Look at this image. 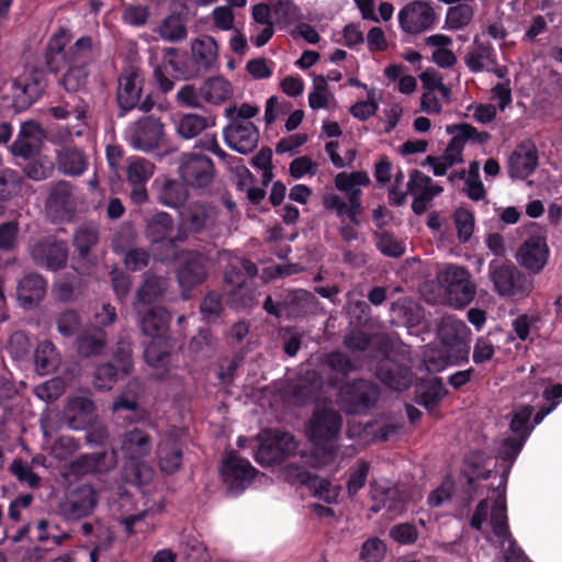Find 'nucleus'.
I'll return each instance as SVG.
<instances>
[{"label":"nucleus","mask_w":562,"mask_h":562,"mask_svg":"<svg viewBox=\"0 0 562 562\" xmlns=\"http://www.w3.org/2000/svg\"><path fill=\"white\" fill-rule=\"evenodd\" d=\"M437 333L440 341L446 347V351L438 359L429 358L426 361L428 371H440L449 364L468 361L470 331L464 322L452 316L442 317L437 325Z\"/></svg>","instance_id":"nucleus-1"},{"label":"nucleus","mask_w":562,"mask_h":562,"mask_svg":"<svg viewBox=\"0 0 562 562\" xmlns=\"http://www.w3.org/2000/svg\"><path fill=\"white\" fill-rule=\"evenodd\" d=\"M380 387L371 380L353 379L338 386L336 403L347 415H361L374 408Z\"/></svg>","instance_id":"nucleus-2"},{"label":"nucleus","mask_w":562,"mask_h":562,"mask_svg":"<svg viewBox=\"0 0 562 562\" xmlns=\"http://www.w3.org/2000/svg\"><path fill=\"white\" fill-rule=\"evenodd\" d=\"M341 428L340 412L334 407L323 406L313 412L307 424L306 435L315 447L333 453Z\"/></svg>","instance_id":"nucleus-3"},{"label":"nucleus","mask_w":562,"mask_h":562,"mask_svg":"<svg viewBox=\"0 0 562 562\" xmlns=\"http://www.w3.org/2000/svg\"><path fill=\"white\" fill-rule=\"evenodd\" d=\"M438 282L445 290L446 302L456 308H464L476 294L471 273L461 266H448L438 274Z\"/></svg>","instance_id":"nucleus-4"},{"label":"nucleus","mask_w":562,"mask_h":562,"mask_svg":"<svg viewBox=\"0 0 562 562\" xmlns=\"http://www.w3.org/2000/svg\"><path fill=\"white\" fill-rule=\"evenodd\" d=\"M29 254L35 266L54 272L65 269L69 260L67 243L52 235L35 240Z\"/></svg>","instance_id":"nucleus-5"},{"label":"nucleus","mask_w":562,"mask_h":562,"mask_svg":"<svg viewBox=\"0 0 562 562\" xmlns=\"http://www.w3.org/2000/svg\"><path fill=\"white\" fill-rule=\"evenodd\" d=\"M100 241L99 228L93 224L79 226L72 236V246L76 255L72 257L71 268L80 276H87L97 263L93 249Z\"/></svg>","instance_id":"nucleus-6"},{"label":"nucleus","mask_w":562,"mask_h":562,"mask_svg":"<svg viewBox=\"0 0 562 562\" xmlns=\"http://www.w3.org/2000/svg\"><path fill=\"white\" fill-rule=\"evenodd\" d=\"M181 180L193 189L209 188L215 177V167L211 158L196 153H186L179 160Z\"/></svg>","instance_id":"nucleus-7"},{"label":"nucleus","mask_w":562,"mask_h":562,"mask_svg":"<svg viewBox=\"0 0 562 562\" xmlns=\"http://www.w3.org/2000/svg\"><path fill=\"white\" fill-rule=\"evenodd\" d=\"M45 212L54 223L72 218L76 212V200L71 183L61 180L49 186L45 200Z\"/></svg>","instance_id":"nucleus-8"},{"label":"nucleus","mask_w":562,"mask_h":562,"mask_svg":"<svg viewBox=\"0 0 562 562\" xmlns=\"http://www.w3.org/2000/svg\"><path fill=\"white\" fill-rule=\"evenodd\" d=\"M296 449V441L290 432L271 430L266 434L256 452V460L262 465L283 461Z\"/></svg>","instance_id":"nucleus-9"},{"label":"nucleus","mask_w":562,"mask_h":562,"mask_svg":"<svg viewBox=\"0 0 562 562\" xmlns=\"http://www.w3.org/2000/svg\"><path fill=\"white\" fill-rule=\"evenodd\" d=\"M97 504V491L90 484H82L59 503L58 513L67 520H79L89 516Z\"/></svg>","instance_id":"nucleus-10"},{"label":"nucleus","mask_w":562,"mask_h":562,"mask_svg":"<svg viewBox=\"0 0 562 562\" xmlns=\"http://www.w3.org/2000/svg\"><path fill=\"white\" fill-rule=\"evenodd\" d=\"M136 233L131 228L121 229L113 239L114 251L124 252L123 263L128 271L136 272L147 268L151 254L147 248L135 246Z\"/></svg>","instance_id":"nucleus-11"},{"label":"nucleus","mask_w":562,"mask_h":562,"mask_svg":"<svg viewBox=\"0 0 562 562\" xmlns=\"http://www.w3.org/2000/svg\"><path fill=\"white\" fill-rule=\"evenodd\" d=\"M491 279L495 291L502 296L526 294L531 288V281L514 265H499L491 270Z\"/></svg>","instance_id":"nucleus-12"},{"label":"nucleus","mask_w":562,"mask_h":562,"mask_svg":"<svg viewBox=\"0 0 562 562\" xmlns=\"http://www.w3.org/2000/svg\"><path fill=\"white\" fill-rule=\"evenodd\" d=\"M75 350L80 359H97L106 355L109 336L100 326H87L76 336Z\"/></svg>","instance_id":"nucleus-13"},{"label":"nucleus","mask_w":562,"mask_h":562,"mask_svg":"<svg viewBox=\"0 0 562 562\" xmlns=\"http://www.w3.org/2000/svg\"><path fill=\"white\" fill-rule=\"evenodd\" d=\"M170 288V278L167 274H158L146 271L135 290L134 308L138 306L154 305L162 301Z\"/></svg>","instance_id":"nucleus-14"},{"label":"nucleus","mask_w":562,"mask_h":562,"mask_svg":"<svg viewBox=\"0 0 562 562\" xmlns=\"http://www.w3.org/2000/svg\"><path fill=\"white\" fill-rule=\"evenodd\" d=\"M206 278L207 269L204 256L196 251L186 252L177 272L178 283L182 289V296L188 299L189 296L184 292L201 285Z\"/></svg>","instance_id":"nucleus-15"},{"label":"nucleus","mask_w":562,"mask_h":562,"mask_svg":"<svg viewBox=\"0 0 562 562\" xmlns=\"http://www.w3.org/2000/svg\"><path fill=\"white\" fill-rule=\"evenodd\" d=\"M401 27L408 34H418L429 29L435 22L432 8L423 1L406 4L398 14Z\"/></svg>","instance_id":"nucleus-16"},{"label":"nucleus","mask_w":562,"mask_h":562,"mask_svg":"<svg viewBox=\"0 0 562 562\" xmlns=\"http://www.w3.org/2000/svg\"><path fill=\"white\" fill-rule=\"evenodd\" d=\"M256 470L247 460L231 453L223 462L222 475L227 490L232 493L244 491L252 481Z\"/></svg>","instance_id":"nucleus-17"},{"label":"nucleus","mask_w":562,"mask_h":562,"mask_svg":"<svg viewBox=\"0 0 562 562\" xmlns=\"http://www.w3.org/2000/svg\"><path fill=\"white\" fill-rule=\"evenodd\" d=\"M135 310L137 323L143 335L160 338L167 333L171 315L166 307L156 304L138 306Z\"/></svg>","instance_id":"nucleus-18"},{"label":"nucleus","mask_w":562,"mask_h":562,"mask_svg":"<svg viewBox=\"0 0 562 562\" xmlns=\"http://www.w3.org/2000/svg\"><path fill=\"white\" fill-rule=\"evenodd\" d=\"M226 143L240 154L251 153L258 145L259 132L251 122L232 120L224 130Z\"/></svg>","instance_id":"nucleus-19"},{"label":"nucleus","mask_w":562,"mask_h":562,"mask_svg":"<svg viewBox=\"0 0 562 562\" xmlns=\"http://www.w3.org/2000/svg\"><path fill=\"white\" fill-rule=\"evenodd\" d=\"M370 178L364 171H353L351 173L340 172L335 178V186L338 190L344 191L348 195V201L351 204V223L359 225L358 215L362 213V205L360 201L361 190L360 186H368Z\"/></svg>","instance_id":"nucleus-20"},{"label":"nucleus","mask_w":562,"mask_h":562,"mask_svg":"<svg viewBox=\"0 0 562 562\" xmlns=\"http://www.w3.org/2000/svg\"><path fill=\"white\" fill-rule=\"evenodd\" d=\"M189 8L182 2L180 9L171 11L157 25L155 32L168 43H181L188 38Z\"/></svg>","instance_id":"nucleus-21"},{"label":"nucleus","mask_w":562,"mask_h":562,"mask_svg":"<svg viewBox=\"0 0 562 562\" xmlns=\"http://www.w3.org/2000/svg\"><path fill=\"white\" fill-rule=\"evenodd\" d=\"M44 132L35 121H29L21 125L18 138L11 145L14 156L25 159L37 155L43 146Z\"/></svg>","instance_id":"nucleus-22"},{"label":"nucleus","mask_w":562,"mask_h":562,"mask_svg":"<svg viewBox=\"0 0 562 562\" xmlns=\"http://www.w3.org/2000/svg\"><path fill=\"white\" fill-rule=\"evenodd\" d=\"M162 124L151 117H145L137 121L134 132L131 136L132 145L144 151H150L159 147L162 139Z\"/></svg>","instance_id":"nucleus-23"},{"label":"nucleus","mask_w":562,"mask_h":562,"mask_svg":"<svg viewBox=\"0 0 562 562\" xmlns=\"http://www.w3.org/2000/svg\"><path fill=\"white\" fill-rule=\"evenodd\" d=\"M375 375L382 383L395 391H404L412 383L409 368L390 358L379 361Z\"/></svg>","instance_id":"nucleus-24"},{"label":"nucleus","mask_w":562,"mask_h":562,"mask_svg":"<svg viewBox=\"0 0 562 562\" xmlns=\"http://www.w3.org/2000/svg\"><path fill=\"white\" fill-rule=\"evenodd\" d=\"M95 417V404L87 396H74L65 406L66 424L72 429H86Z\"/></svg>","instance_id":"nucleus-25"},{"label":"nucleus","mask_w":562,"mask_h":562,"mask_svg":"<svg viewBox=\"0 0 562 562\" xmlns=\"http://www.w3.org/2000/svg\"><path fill=\"white\" fill-rule=\"evenodd\" d=\"M286 317H304L318 308L317 297L303 289L288 291L281 300Z\"/></svg>","instance_id":"nucleus-26"},{"label":"nucleus","mask_w":562,"mask_h":562,"mask_svg":"<svg viewBox=\"0 0 562 562\" xmlns=\"http://www.w3.org/2000/svg\"><path fill=\"white\" fill-rule=\"evenodd\" d=\"M138 72L134 68L124 70L119 77L116 101L121 115L134 109L140 99L142 88L137 85Z\"/></svg>","instance_id":"nucleus-27"},{"label":"nucleus","mask_w":562,"mask_h":562,"mask_svg":"<svg viewBox=\"0 0 562 562\" xmlns=\"http://www.w3.org/2000/svg\"><path fill=\"white\" fill-rule=\"evenodd\" d=\"M509 175L513 178L528 177L538 165L536 146L527 140L522 142L509 156Z\"/></svg>","instance_id":"nucleus-28"},{"label":"nucleus","mask_w":562,"mask_h":562,"mask_svg":"<svg viewBox=\"0 0 562 562\" xmlns=\"http://www.w3.org/2000/svg\"><path fill=\"white\" fill-rule=\"evenodd\" d=\"M548 247L543 238L530 237L519 248L518 262L529 271L537 273L546 265Z\"/></svg>","instance_id":"nucleus-29"},{"label":"nucleus","mask_w":562,"mask_h":562,"mask_svg":"<svg viewBox=\"0 0 562 562\" xmlns=\"http://www.w3.org/2000/svg\"><path fill=\"white\" fill-rule=\"evenodd\" d=\"M46 294V280L38 273L23 277L16 286L20 305L26 310L37 305Z\"/></svg>","instance_id":"nucleus-30"},{"label":"nucleus","mask_w":562,"mask_h":562,"mask_svg":"<svg viewBox=\"0 0 562 562\" xmlns=\"http://www.w3.org/2000/svg\"><path fill=\"white\" fill-rule=\"evenodd\" d=\"M370 494L373 502L381 503L382 507L393 515H400L405 510L408 496L398 487H384L372 482Z\"/></svg>","instance_id":"nucleus-31"},{"label":"nucleus","mask_w":562,"mask_h":562,"mask_svg":"<svg viewBox=\"0 0 562 562\" xmlns=\"http://www.w3.org/2000/svg\"><path fill=\"white\" fill-rule=\"evenodd\" d=\"M212 222V209L201 202L189 204L181 212V228L190 233H200Z\"/></svg>","instance_id":"nucleus-32"},{"label":"nucleus","mask_w":562,"mask_h":562,"mask_svg":"<svg viewBox=\"0 0 562 562\" xmlns=\"http://www.w3.org/2000/svg\"><path fill=\"white\" fill-rule=\"evenodd\" d=\"M323 390L322 376L314 370L307 371L293 387L292 397L296 405H305L317 401Z\"/></svg>","instance_id":"nucleus-33"},{"label":"nucleus","mask_w":562,"mask_h":562,"mask_svg":"<svg viewBox=\"0 0 562 562\" xmlns=\"http://www.w3.org/2000/svg\"><path fill=\"white\" fill-rule=\"evenodd\" d=\"M144 393V385L137 378L131 379L111 405L113 413L120 411L134 412L138 408V400Z\"/></svg>","instance_id":"nucleus-34"},{"label":"nucleus","mask_w":562,"mask_h":562,"mask_svg":"<svg viewBox=\"0 0 562 562\" xmlns=\"http://www.w3.org/2000/svg\"><path fill=\"white\" fill-rule=\"evenodd\" d=\"M496 491L498 495L492 508L491 522L494 535L505 540L509 539L512 536L507 526L504 479L501 480Z\"/></svg>","instance_id":"nucleus-35"},{"label":"nucleus","mask_w":562,"mask_h":562,"mask_svg":"<svg viewBox=\"0 0 562 562\" xmlns=\"http://www.w3.org/2000/svg\"><path fill=\"white\" fill-rule=\"evenodd\" d=\"M160 469L167 474L177 472L182 462V448L173 438H166L158 446Z\"/></svg>","instance_id":"nucleus-36"},{"label":"nucleus","mask_w":562,"mask_h":562,"mask_svg":"<svg viewBox=\"0 0 562 562\" xmlns=\"http://www.w3.org/2000/svg\"><path fill=\"white\" fill-rule=\"evenodd\" d=\"M173 229V218L166 212H157L146 220L145 235L153 243L165 240Z\"/></svg>","instance_id":"nucleus-37"},{"label":"nucleus","mask_w":562,"mask_h":562,"mask_svg":"<svg viewBox=\"0 0 562 562\" xmlns=\"http://www.w3.org/2000/svg\"><path fill=\"white\" fill-rule=\"evenodd\" d=\"M122 475L126 483L142 486L153 480L154 470L146 462L132 458L124 463Z\"/></svg>","instance_id":"nucleus-38"},{"label":"nucleus","mask_w":562,"mask_h":562,"mask_svg":"<svg viewBox=\"0 0 562 562\" xmlns=\"http://www.w3.org/2000/svg\"><path fill=\"white\" fill-rule=\"evenodd\" d=\"M34 364L36 372L41 375L48 374L57 369L59 356L53 342L45 340L37 346L34 352Z\"/></svg>","instance_id":"nucleus-39"},{"label":"nucleus","mask_w":562,"mask_h":562,"mask_svg":"<svg viewBox=\"0 0 562 562\" xmlns=\"http://www.w3.org/2000/svg\"><path fill=\"white\" fill-rule=\"evenodd\" d=\"M319 363L330 371L348 376L351 372L359 370L361 364L357 360H351L349 356L341 351H330L319 357Z\"/></svg>","instance_id":"nucleus-40"},{"label":"nucleus","mask_w":562,"mask_h":562,"mask_svg":"<svg viewBox=\"0 0 562 562\" xmlns=\"http://www.w3.org/2000/svg\"><path fill=\"white\" fill-rule=\"evenodd\" d=\"M188 186L178 180H166L159 191V201L170 207H179L188 200Z\"/></svg>","instance_id":"nucleus-41"},{"label":"nucleus","mask_w":562,"mask_h":562,"mask_svg":"<svg viewBox=\"0 0 562 562\" xmlns=\"http://www.w3.org/2000/svg\"><path fill=\"white\" fill-rule=\"evenodd\" d=\"M191 50L194 63L205 69H209L217 58L216 42L210 36L194 40Z\"/></svg>","instance_id":"nucleus-42"},{"label":"nucleus","mask_w":562,"mask_h":562,"mask_svg":"<svg viewBox=\"0 0 562 562\" xmlns=\"http://www.w3.org/2000/svg\"><path fill=\"white\" fill-rule=\"evenodd\" d=\"M464 59L467 66L474 72L496 65L492 57V47L477 41L474 42V46L467 53Z\"/></svg>","instance_id":"nucleus-43"},{"label":"nucleus","mask_w":562,"mask_h":562,"mask_svg":"<svg viewBox=\"0 0 562 562\" xmlns=\"http://www.w3.org/2000/svg\"><path fill=\"white\" fill-rule=\"evenodd\" d=\"M59 169L67 175L78 176L86 169V159L83 154L77 148L65 147L59 150L57 156Z\"/></svg>","instance_id":"nucleus-44"},{"label":"nucleus","mask_w":562,"mask_h":562,"mask_svg":"<svg viewBox=\"0 0 562 562\" xmlns=\"http://www.w3.org/2000/svg\"><path fill=\"white\" fill-rule=\"evenodd\" d=\"M201 94L207 102L221 103L232 94L231 83L222 77L207 80L200 89Z\"/></svg>","instance_id":"nucleus-45"},{"label":"nucleus","mask_w":562,"mask_h":562,"mask_svg":"<svg viewBox=\"0 0 562 562\" xmlns=\"http://www.w3.org/2000/svg\"><path fill=\"white\" fill-rule=\"evenodd\" d=\"M123 448L133 454L144 456L149 453L151 440L145 431L134 428L123 435Z\"/></svg>","instance_id":"nucleus-46"},{"label":"nucleus","mask_w":562,"mask_h":562,"mask_svg":"<svg viewBox=\"0 0 562 562\" xmlns=\"http://www.w3.org/2000/svg\"><path fill=\"white\" fill-rule=\"evenodd\" d=\"M218 347V339L210 329H200L189 342V350L194 355L212 356Z\"/></svg>","instance_id":"nucleus-47"},{"label":"nucleus","mask_w":562,"mask_h":562,"mask_svg":"<svg viewBox=\"0 0 562 562\" xmlns=\"http://www.w3.org/2000/svg\"><path fill=\"white\" fill-rule=\"evenodd\" d=\"M447 390L445 389L441 379L431 380L426 389L418 395L417 403L423 405L428 412H432L439 402L446 396Z\"/></svg>","instance_id":"nucleus-48"},{"label":"nucleus","mask_w":562,"mask_h":562,"mask_svg":"<svg viewBox=\"0 0 562 562\" xmlns=\"http://www.w3.org/2000/svg\"><path fill=\"white\" fill-rule=\"evenodd\" d=\"M121 373L113 362H103L95 367L92 384L100 391H109L116 383Z\"/></svg>","instance_id":"nucleus-49"},{"label":"nucleus","mask_w":562,"mask_h":562,"mask_svg":"<svg viewBox=\"0 0 562 562\" xmlns=\"http://www.w3.org/2000/svg\"><path fill=\"white\" fill-rule=\"evenodd\" d=\"M112 362L116 366L117 370L122 374H131L134 369L133 351L131 344L125 340L117 341L112 353Z\"/></svg>","instance_id":"nucleus-50"},{"label":"nucleus","mask_w":562,"mask_h":562,"mask_svg":"<svg viewBox=\"0 0 562 562\" xmlns=\"http://www.w3.org/2000/svg\"><path fill=\"white\" fill-rule=\"evenodd\" d=\"M56 326L58 333L66 338L77 336L81 330V317L75 310H66L57 316Z\"/></svg>","instance_id":"nucleus-51"},{"label":"nucleus","mask_w":562,"mask_h":562,"mask_svg":"<svg viewBox=\"0 0 562 562\" xmlns=\"http://www.w3.org/2000/svg\"><path fill=\"white\" fill-rule=\"evenodd\" d=\"M473 14L474 11L471 5L459 2L457 5L448 9L446 24L452 30L462 29L471 22Z\"/></svg>","instance_id":"nucleus-52"},{"label":"nucleus","mask_w":562,"mask_h":562,"mask_svg":"<svg viewBox=\"0 0 562 562\" xmlns=\"http://www.w3.org/2000/svg\"><path fill=\"white\" fill-rule=\"evenodd\" d=\"M155 166L146 159L132 161L127 167V181L130 184H145L154 175Z\"/></svg>","instance_id":"nucleus-53"},{"label":"nucleus","mask_w":562,"mask_h":562,"mask_svg":"<svg viewBox=\"0 0 562 562\" xmlns=\"http://www.w3.org/2000/svg\"><path fill=\"white\" fill-rule=\"evenodd\" d=\"M378 249L387 257L400 258L405 252V247L393 234L383 231L374 234Z\"/></svg>","instance_id":"nucleus-54"},{"label":"nucleus","mask_w":562,"mask_h":562,"mask_svg":"<svg viewBox=\"0 0 562 562\" xmlns=\"http://www.w3.org/2000/svg\"><path fill=\"white\" fill-rule=\"evenodd\" d=\"M88 72L85 67H71L61 78V85L68 92L77 93L86 90Z\"/></svg>","instance_id":"nucleus-55"},{"label":"nucleus","mask_w":562,"mask_h":562,"mask_svg":"<svg viewBox=\"0 0 562 562\" xmlns=\"http://www.w3.org/2000/svg\"><path fill=\"white\" fill-rule=\"evenodd\" d=\"M22 179L16 171L3 169L0 171V200H9L21 190Z\"/></svg>","instance_id":"nucleus-56"},{"label":"nucleus","mask_w":562,"mask_h":562,"mask_svg":"<svg viewBox=\"0 0 562 562\" xmlns=\"http://www.w3.org/2000/svg\"><path fill=\"white\" fill-rule=\"evenodd\" d=\"M307 486L312 490L315 496H318L326 503L336 502L340 491L339 486H333L327 479H321L316 475L312 476Z\"/></svg>","instance_id":"nucleus-57"},{"label":"nucleus","mask_w":562,"mask_h":562,"mask_svg":"<svg viewBox=\"0 0 562 562\" xmlns=\"http://www.w3.org/2000/svg\"><path fill=\"white\" fill-rule=\"evenodd\" d=\"M93 459L90 454H82L76 460L71 461L67 468V471L63 474L66 480L80 479L88 474L95 473V468H93Z\"/></svg>","instance_id":"nucleus-58"},{"label":"nucleus","mask_w":562,"mask_h":562,"mask_svg":"<svg viewBox=\"0 0 562 562\" xmlns=\"http://www.w3.org/2000/svg\"><path fill=\"white\" fill-rule=\"evenodd\" d=\"M370 465L366 461L358 462L351 468L347 481V493L355 496L366 484Z\"/></svg>","instance_id":"nucleus-59"},{"label":"nucleus","mask_w":562,"mask_h":562,"mask_svg":"<svg viewBox=\"0 0 562 562\" xmlns=\"http://www.w3.org/2000/svg\"><path fill=\"white\" fill-rule=\"evenodd\" d=\"M453 220L458 231L459 240L462 243L468 241L474 229L473 214L469 210L460 207L454 212Z\"/></svg>","instance_id":"nucleus-60"},{"label":"nucleus","mask_w":562,"mask_h":562,"mask_svg":"<svg viewBox=\"0 0 562 562\" xmlns=\"http://www.w3.org/2000/svg\"><path fill=\"white\" fill-rule=\"evenodd\" d=\"M207 126L206 119L198 114L184 115L178 125V132L186 138H192Z\"/></svg>","instance_id":"nucleus-61"},{"label":"nucleus","mask_w":562,"mask_h":562,"mask_svg":"<svg viewBox=\"0 0 562 562\" xmlns=\"http://www.w3.org/2000/svg\"><path fill=\"white\" fill-rule=\"evenodd\" d=\"M7 350L14 360H21L29 355L31 341L23 331H15L8 339Z\"/></svg>","instance_id":"nucleus-62"},{"label":"nucleus","mask_w":562,"mask_h":562,"mask_svg":"<svg viewBox=\"0 0 562 562\" xmlns=\"http://www.w3.org/2000/svg\"><path fill=\"white\" fill-rule=\"evenodd\" d=\"M144 357L146 362L151 367H165L170 358V351L160 341H151L146 347Z\"/></svg>","instance_id":"nucleus-63"},{"label":"nucleus","mask_w":562,"mask_h":562,"mask_svg":"<svg viewBox=\"0 0 562 562\" xmlns=\"http://www.w3.org/2000/svg\"><path fill=\"white\" fill-rule=\"evenodd\" d=\"M386 553L385 543L376 538H369L361 548V559L364 562H381Z\"/></svg>","instance_id":"nucleus-64"}]
</instances>
